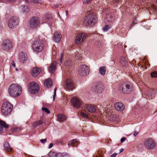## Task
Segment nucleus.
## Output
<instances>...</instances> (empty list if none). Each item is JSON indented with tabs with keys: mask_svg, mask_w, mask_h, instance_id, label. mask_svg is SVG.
I'll use <instances>...</instances> for the list:
<instances>
[{
	"mask_svg": "<svg viewBox=\"0 0 157 157\" xmlns=\"http://www.w3.org/2000/svg\"><path fill=\"white\" fill-rule=\"evenodd\" d=\"M83 22L86 25L90 26H93L96 23V18L93 11H86Z\"/></svg>",
	"mask_w": 157,
	"mask_h": 157,
	"instance_id": "1",
	"label": "nucleus"
},
{
	"mask_svg": "<svg viewBox=\"0 0 157 157\" xmlns=\"http://www.w3.org/2000/svg\"><path fill=\"white\" fill-rule=\"evenodd\" d=\"M22 88L19 85L13 84L10 85L8 88L9 93L13 97L19 96L21 93Z\"/></svg>",
	"mask_w": 157,
	"mask_h": 157,
	"instance_id": "2",
	"label": "nucleus"
},
{
	"mask_svg": "<svg viewBox=\"0 0 157 157\" xmlns=\"http://www.w3.org/2000/svg\"><path fill=\"white\" fill-rule=\"evenodd\" d=\"M13 108V105L8 101L5 102L2 106V112L5 115H7L10 113Z\"/></svg>",
	"mask_w": 157,
	"mask_h": 157,
	"instance_id": "3",
	"label": "nucleus"
},
{
	"mask_svg": "<svg viewBox=\"0 0 157 157\" xmlns=\"http://www.w3.org/2000/svg\"><path fill=\"white\" fill-rule=\"evenodd\" d=\"M32 47L34 52H39L43 50L44 44L40 40L38 39L34 41L32 44Z\"/></svg>",
	"mask_w": 157,
	"mask_h": 157,
	"instance_id": "4",
	"label": "nucleus"
},
{
	"mask_svg": "<svg viewBox=\"0 0 157 157\" xmlns=\"http://www.w3.org/2000/svg\"><path fill=\"white\" fill-rule=\"evenodd\" d=\"M132 85L130 83L124 82L121 84L119 89L124 94L129 93L132 90Z\"/></svg>",
	"mask_w": 157,
	"mask_h": 157,
	"instance_id": "5",
	"label": "nucleus"
},
{
	"mask_svg": "<svg viewBox=\"0 0 157 157\" xmlns=\"http://www.w3.org/2000/svg\"><path fill=\"white\" fill-rule=\"evenodd\" d=\"M90 72L89 67L85 65H81L78 69V72L81 76H85L88 75Z\"/></svg>",
	"mask_w": 157,
	"mask_h": 157,
	"instance_id": "6",
	"label": "nucleus"
},
{
	"mask_svg": "<svg viewBox=\"0 0 157 157\" xmlns=\"http://www.w3.org/2000/svg\"><path fill=\"white\" fill-rule=\"evenodd\" d=\"M30 92L33 94H36L39 89V87L37 83L34 82H32L29 85Z\"/></svg>",
	"mask_w": 157,
	"mask_h": 157,
	"instance_id": "7",
	"label": "nucleus"
},
{
	"mask_svg": "<svg viewBox=\"0 0 157 157\" xmlns=\"http://www.w3.org/2000/svg\"><path fill=\"white\" fill-rule=\"evenodd\" d=\"M71 103L73 106L76 108H78L82 106L83 102L82 100L77 97H73L71 100Z\"/></svg>",
	"mask_w": 157,
	"mask_h": 157,
	"instance_id": "8",
	"label": "nucleus"
},
{
	"mask_svg": "<svg viewBox=\"0 0 157 157\" xmlns=\"http://www.w3.org/2000/svg\"><path fill=\"white\" fill-rule=\"evenodd\" d=\"M18 24L17 18L16 17H12L9 21L8 26L11 29L15 28Z\"/></svg>",
	"mask_w": 157,
	"mask_h": 157,
	"instance_id": "9",
	"label": "nucleus"
},
{
	"mask_svg": "<svg viewBox=\"0 0 157 157\" xmlns=\"http://www.w3.org/2000/svg\"><path fill=\"white\" fill-rule=\"evenodd\" d=\"M145 147L148 149L151 150L153 149L155 147V143L154 140L151 139H148L144 142Z\"/></svg>",
	"mask_w": 157,
	"mask_h": 157,
	"instance_id": "10",
	"label": "nucleus"
},
{
	"mask_svg": "<svg viewBox=\"0 0 157 157\" xmlns=\"http://www.w3.org/2000/svg\"><path fill=\"white\" fill-rule=\"evenodd\" d=\"M40 22L39 19L38 17H33L29 21L30 27L32 28H35L39 24Z\"/></svg>",
	"mask_w": 157,
	"mask_h": 157,
	"instance_id": "11",
	"label": "nucleus"
},
{
	"mask_svg": "<svg viewBox=\"0 0 157 157\" xmlns=\"http://www.w3.org/2000/svg\"><path fill=\"white\" fill-rule=\"evenodd\" d=\"M87 36L85 33H79L77 35L76 39V43L77 44H80L84 40Z\"/></svg>",
	"mask_w": 157,
	"mask_h": 157,
	"instance_id": "12",
	"label": "nucleus"
},
{
	"mask_svg": "<svg viewBox=\"0 0 157 157\" xmlns=\"http://www.w3.org/2000/svg\"><path fill=\"white\" fill-rule=\"evenodd\" d=\"M65 84L66 85V87L68 89L72 90L75 88V85L73 82L72 80L70 79H67L65 82Z\"/></svg>",
	"mask_w": 157,
	"mask_h": 157,
	"instance_id": "13",
	"label": "nucleus"
},
{
	"mask_svg": "<svg viewBox=\"0 0 157 157\" xmlns=\"http://www.w3.org/2000/svg\"><path fill=\"white\" fill-rule=\"evenodd\" d=\"M85 107L88 112L91 113L95 112L97 109V107L95 105L91 104H86Z\"/></svg>",
	"mask_w": 157,
	"mask_h": 157,
	"instance_id": "14",
	"label": "nucleus"
},
{
	"mask_svg": "<svg viewBox=\"0 0 157 157\" xmlns=\"http://www.w3.org/2000/svg\"><path fill=\"white\" fill-rule=\"evenodd\" d=\"M2 46L3 48L6 50H8L11 48L12 45L11 42L8 40L3 41Z\"/></svg>",
	"mask_w": 157,
	"mask_h": 157,
	"instance_id": "15",
	"label": "nucleus"
},
{
	"mask_svg": "<svg viewBox=\"0 0 157 157\" xmlns=\"http://www.w3.org/2000/svg\"><path fill=\"white\" fill-rule=\"evenodd\" d=\"M114 107L115 109L118 111H122L125 108L124 105L121 102H118L115 104Z\"/></svg>",
	"mask_w": 157,
	"mask_h": 157,
	"instance_id": "16",
	"label": "nucleus"
},
{
	"mask_svg": "<svg viewBox=\"0 0 157 157\" xmlns=\"http://www.w3.org/2000/svg\"><path fill=\"white\" fill-rule=\"evenodd\" d=\"M19 59L21 62L25 63L27 59V55L23 52L20 53L19 54Z\"/></svg>",
	"mask_w": 157,
	"mask_h": 157,
	"instance_id": "17",
	"label": "nucleus"
},
{
	"mask_svg": "<svg viewBox=\"0 0 157 157\" xmlns=\"http://www.w3.org/2000/svg\"><path fill=\"white\" fill-rule=\"evenodd\" d=\"M61 38V35L59 32H56L54 34L53 39L54 41L57 43L59 42Z\"/></svg>",
	"mask_w": 157,
	"mask_h": 157,
	"instance_id": "18",
	"label": "nucleus"
},
{
	"mask_svg": "<svg viewBox=\"0 0 157 157\" xmlns=\"http://www.w3.org/2000/svg\"><path fill=\"white\" fill-rule=\"evenodd\" d=\"M41 70L39 68H33L31 71V74L33 76H37L41 72Z\"/></svg>",
	"mask_w": 157,
	"mask_h": 157,
	"instance_id": "19",
	"label": "nucleus"
},
{
	"mask_svg": "<svg viewBox=\"0 0 157 157\" xmlns=\"http://www.w3.org/2000/svg\"><path fill=\"white\" fill-rule=\"evenodd\" d=\"M120 63L123 67L126 68L128 65L126 58L125 57H122L120 59Z\"/></svg>",
	"mask_w": 157,
	"mask_h": 157,
	"instance_id": "20",
	"label": "nucleus"
},
{
	"mask_svg": "<svg viewBox=\"0 0 157 157\" xmlns=\"http://www.w3.org/2000/svg\"><path fill=\"white\" fill-rule=\"evenodd\" d=\"M114 19V18L112 14L109 13L106 15L105 18V21L110 23L112 22Z\"/></svg>",
	"mask_w": 157,
	"mask_h": 157,
	"instance_id": "21",
	"label": "nucleus"
},
{
	"mask_svg": "<svg viewBox=\"0 0 157 157\" xmlns=\"http://www.w3.org/2000/svg\"><path fill=\"white\" fill-rule=\"evenodd\" d=\"M56 62H53L49 67L48 71L51 73H53L56 70Z\"/></svg>",
	"mask_w": 157,
	"mask_h": 157,
	"instance_id": "22",
	"label": "nucleus"
},
{
	"mask_svg": "<svg viewBox=\"0 0 157 157\" xmlns=\"http://www.w3.org/2000/svg\"><path fill=\"white\" fill-rule=\"evenodd\" d=\"M103 89V86L102 84L99 83L94 87V89L96 92H100Z\"/></svg>",
	"mask_w": 157,
	"mask_h": 157,
	"instance_id": "23",
	"label": "nucleus"
},
{
	"mask_svg": "<svg viewBox=\"0 0 157 157\" xmlns=\"http://www.w3.org/2000/svg\"><path fill=\"white\" fill-rule=\"evenodd\" d=\"M52 81L50 78L46 80L44 82V85L48 88H51L52 86Z\"/></svg>",
	"mask_w": 157,
	"mask_h": 157,
	"instance_id": "24",
	"label": "nucleus"
},
{
	"mask_svg": "<svg viewBox=\"0 0 157 157\" xmlns=\"http://www.w3.org/2000/svg\"><path fill=\"white\" fill-rule=\"evenodd\" d=\"M5 150L8 152H10L11 151V148L9 143L7 142H5L4 144Z\"/></svg>",
	"mask_w": 157,
	"mask_h": 157,
	"instance_id": "25",
	"label": "nucleus"
},
{
	"mask_svg": "<svg viewBox=\"0 0 157 157\" xmlns=\"http://www.w3.org/2000/svg\"><path fill=\"white\" fill-rule=\"evenodd\" d=\"M59 122L64 121L66 119V116L62 114H59L57 116Z\"/></svg>",
	"mask_w": 157,
	"mask_h": 157,
	"instance_id": "26",
	"label": "nucleus"
},
{
	"mask_svg": "<svg viewBox=\"0 0 157 157\" xmlns=\"http://www.w3.org/2000/svg\"><path fill=\"white\" fill-rule=\"evenodd\" d=\"M106 71V67L105 66L101 67L99 68V73L102 75H104Z\"/></svg>",
	"mask_w": 157,
	"mask_h": 157,
	"instance_id": "27",
	"label": "nucleus"
},
{
	"mask_svg": "<svg viewBox=\"0 0 157 157\" xmlns=\"http://www.w3.org/2000/svg\"><path fill=\"white\" fill-rule=\"evenodd\" d=\"M0 125L3 127V128L6 129L9 127L8 125L4 121L1 120H0Z\"/></svg>",
	"mask_w": 157,
	"mask_h": 157,
	"instance_id": "28",
	"label": "nucleus"
},
{
	"mask_svg": "<svg viewBox=\"0 0 157 157\" xmlns=\"http://www.w3.org/2000/svg\"><path fill=\"white\" fill-rule=\"evenodd\" d=\"M78 142V140L77 139H73L69 141L68 143V145L69 146H74L75 145V143L77 142Z\"/></svg>",
	"mask_w": 157,
	"mask_h": 157,
	"instance_id": "29",
	"label": "nucleus"
},
{
	"mask_svg": "<svg viewBox=\"0 0 157 157\" xmlns=\"http://www.w3.org/2000/svg\"><path fill=\"white\" fill-rule=\"evenodd\" d=\"M71 61L70 60H67L66 62L65 63V66L66 67L67 69H69L70 68L71 65Z\"/></svg>",
	"mask_w": 157,
	"mask_h": 157,
	"instance_id": "30",
	"label": "nucleus"
},
{
	"mask_svg": "<svg viewBox=\"0 0 157 157\" xmlns=\"http://www.w3.org/2000/svg\"><path fill=\"white\" fill-rule=\"evenodd\" d=\"M43 123V122L42 121L40 120L34 123L33 125L34 127H36L37 125L41 124Z\"/></svg>",
	"mask_w": 157,
	"mask_h": 157,
	"instance_id": "31",
	"label": "nucleus"
},
{
	"mask_svg": "<svg viewBox=\"0 0 157 157\" xmlns=\"http://www.w3.org/2000/svg\"><path fill=\"white\" fill-rule=\"evenodd\" d=\"M21 7L24 12H26L28 11V8L27 7L25 6H22Z\"/></svg>",
	"mask_w": 157,
	"mask_h": 157,
	"instance_id": "32",
	"label": "nucleus"
},
{
	"mask_svg": "<svg viewBox=\"0 0 157 157\" xmlns=\"http://www.w3.org/2000/svg\"><path fill=\"white\" fill-rule=\"evenodd\" d=\"M95 44L98 48H100L102 45V43L100 41H97L95 42Z\"/></svg>",
	"mask_w": 157,
	"mask_h": 157,
	"instance_id": "33",
	"label": "nucleus"
},
{
	"mask_svg": "<svg viewBox=\"0 0 157 157\" xmlns=\"http://www.w3.org/2000/svg\"><path fill=\"white\" fill-rule=\"evenodd\" d=\"M151 76L152 78L157 77V72L154 71L151 73Z\"/></svg>",
	"mask_w": 157,
	"mask_h": 157,
	"instance_id": "34",
	"label": "nucleus"
},
{
	"mask_svg": "<svg viewBox=\"0 0 157 157\" xmlns=\"http://www.w3.org/2000/svg\"><path fill=\"white\" fill-rule=\"evenodd\" d=\"M49 155L50 157H56V153L51 151L49 152Z\"/></svg>",
	"mask_w": 157,
	"mask_h": 157,
	"instance_id": "35",
	"label": "nucleus"
},
{
	"mask_svg": "<svg viewBox=\"0 0 157 157\" xmlns=\"http://www.w3.org/2000/svg\"><path fill=\"white\" fill-rule=\"evenodd\" d=\"M80 114L81 116L82 117H86L87 118L88 117V116L87 115V114L82 112H81L80 113Z\"/></svg>",
	"mask_w": 157,
	"mask_h": 157,
	"instance_id": "36",
	"label": "nucleus"
},
{
	"mask_svg": "<svg viewBox=\"0 0 157 157\" xmlns=\"http://www.w3.org/2000/svg\"><path fill=\"white\" fill-rule=\"evenodd\" d=\"M110 27L109 26L106 25L103 28V30L104 31H107L109 29H110Z\"/></svg>",
	"mask_w": 157,
	"mask_h": 157,
	"instance_id": "37",
	"label": "nucleus"
},
{
	"mask_svg": "<svg viewBox=\"0 0 157 157\" xmlns=\"http://www.w3.org/2000/svg\"><path fill=\"white\" fill-rule=\"evenodd\" d=\"M26 2H28V0H24ZM32 2L34 3H40L41 2V0H31Z\"/></svg>",
	"mask_w": 157,
	"mask_h": 157,
	"instance_id": "38",
	"label": "nucleus"
},
{
	"mask_svg": "<svg viewBox=\"0 0 157 157\" xmlns=\"http://www.w3.org/2000/svg\"><path fill=\"white\" fill-rule=\"evenodd\" d=\"M75 57L76 59L80 60L82 59V56L81 55L78 54H76L75 55Z\"/></svg>",
	"mask_w": 157,
	"mask_h": 157,
	"instance_id": "39",
	"label": "nucleus"
},
{
	"mask_svg": "<svg viewBox=\"0 0 157 157\" xmlns=\"http://www.w3.org/2000/svg\"><path fill=\"white\" fill-rule=\"evenodd\" d=\"M42 110L44 111L46 113L48 114L50 113V111L48 110V109L45 107H43L42 108Z\"/></svg>",
	"mask_w": 157,
	"mask_h": 157,
	"instance_id": "40",
	"label": "nucleus"
},
{
	"mask_svg": "<svg viewBox=\"0 0 157 157\" xmlns=\"http://www.w3.org/2000/svg\"><path fill=\"white\" fill-rule=\"evenodd\" d=\"M91 0H84L83 3L84 5H87L89 4Z\"/></svg>",
	"mask_w": 157,
	"mask_h": 157,
	"instance_id": "41",
	"label": "nucleus"
},
{
	"mask_svg": "<svg viewBox=\"0 0 157 157\" xmlns=\"http://www.w3.org/2000/svg\"><path fill=\"white\" fill-rule=\"evenodd\" d=\"M45 17L48 20H49L52 18V16L51 14H47L45 15Z\"/></svg>",
	"mask_w": 157,
	"mask_h": 157,
	"instance_id": "42",
	"label": "nucleus"
},
{
	"mask_svg": "<svg viewBox=\"0 0 157 157\" xmlns=\"http://www.w3.org/2000/svg\"><path fill=\"white\" fill-rule=\"evenodd\" d=\"M56 88H55L54 89V95L53 96V101L55 99V97L56 96Z\"/></svg>",
	"mask_w": 157,
	"mask_h": 157,
	"instance_id": "43",
	"label": "nucleus"
},
{
	"mask_svg": "<svg viewBox=\"0 0 157 157\" xmlns=\"http://www.w3.org/2000/svg\"><path fill=\"white\" fill-rule=\"evenodd\" d=\"M137 21H136V20L134 21H133L132 23V24L130 26L131 27H132V26L134 25L135 24H136L137 23Z\"/></svg>",
	"mask_w": 157,
	"mask_h": 157,
	"instance_id": "44",
	"label": "nucleus"
},
{
	"mask_svg": "<svg viewBox=\"0 0 157 157\" xmlns=\"http://www.w3.org/2000/svg\"><path fill=\"white\" fill-rule=\"evenodd\" d=\"M47 139H42L40 140V142L42 143H45L46 142Z\"/></svg>",
	"mask_w": 157,
	"mask_h": 157,
	"instance_id": "45",
	"label": "nucleus"
},
{
	"mask_svg": "<svg viewBox=\"0 0 157 157\" xmlns=\"http://www.w3.org/2000/svg\"><path fill=\"white\" fill-rule=\"evenodd\" d=\"M126 139V138L125 137H123V138H121V143H123Z\"/></svg>",
	"mask_w": 157,
	"mask_h": 157,
	"instance_id": "46",
	"label": "nucleus"
},
{
	"mask_svg": "<svg viewBox=\"0 0 157 157\" xmlns=\"http://www.w3.org/2000/svg\"><path fill=\"white\" fill-rule=\"evenodd\" d=\"M11 64L14 67H15V64L13 61H12L11 62Z\"/></svg>",
	"mask_w": 157,
	"mask_h": 157,
	"instance_id": "47",
	"label": "nucleus"
},
{
	"mask_svg": "<svg viewBox=\"0 0 157 157\" xmlns=\"http://www.w3.org/2000/svg\"><path fill=\"white\" fill-rule=\"evenodd\" d=\"M63 58V56L62 53L60 54V62H62V59Z\"/></svg>",
	"mask_w": 157,
	"mask_h": 157,
	"instance_id": "48",
	"label": "nucleus"
},
{
	"mask_svg": "<svg viewBox=\"0 0 157 157\" xmlns=\"http://www.w3.org/2000/svg\"><path fill=\"white\" fill-rule=\"evenodd\" d=\"M121 0H113L114 2L118 3L121 2Z\"/></svg>",
	"mask_w": 157,
	"mask_h": 157,
	"instance_id": "49",
	"label": "nucleus"
},
{
	"mask_svg": "<svg viewBox=\"0 0 157 157\" xmlns=\"http://www.w3.org/2000/svg\"><path fill=\"white\" fill-rule=\"evenodd\" d=\"M61 154L60 153H56V157H61Z\"/></svg>",
	"mask_w": 157,
	"mask_h": 157,
	"instance_id": "50",
	"label": "nucleus"
},
{
	"mask_svg": "<svg viewBox=\"0 0 157 157\" xmlns=\"http://www.w3.org/2000/svg\"><path fill=\"white\" fill-rule=\"evenodd\" d=\"M117 155V154L116 153H114L112 154L111 155V157H115Z\"/></svg>",
	"mask_w": 157,
	"mask_h": 157,
	"instance_id": "51",
	"label": "nucleus"
},
{
	"mask_svg": "<svg viewBox=\"0 0 157 157\" xmlns=\"http://www.w3.org/2000/svg\"><path fill=\"white\" fill-rule=\"evenodd\" d=\"M43 157H50V156L49 155V152L47 154H46L45 155H44Z\"/></svg>",
	"mask_w": 157,
	"mask_h": 157,
	"instance_id": "52",
	"label": "nucleus"
},
{
	"mask_svg": "<svg viewBox=\"0 0 157 157\" xmlns=\"http://www.w3.org/2000/svg\"><path fill=\"white\" fill-rule=\"evenodd\" d=\"M53 146V144L52 143H51L50 144H49V147H48V148H50L52 147Z\"/></svg>",
	"mask_w": 157,
	"mask_h": 157,
	"instance_id": "53",
	"label": "nucleus"
},
{
	"mask_svg": "<svg viewBox=\"0 0 157 157\" xmlns=\"http://www.w3.org/2000/svg\"><path fill=\"white\" fill-rule=\"evenodd\" d=\"M15 0H6V1L8 2H12L15 1Z\"/></svg>",
	"mask_w": 157,
	"mask_h": 157,
	"instance_id": "54",
	"label": "nucleus"
},
{
	"mask_svg": "<svg viewBox=\"0 0 157 157\" xmlns=\"http://www.w3.org/2000/svg\"><path fill=\"white\" fill-rule=\"evenodd\" d=\"M138 134V132L136 131H135L134 133V135L135 136H136Z\"/></svg>",
	"mask_w": 157,
	"mask_h": 157,
	"instance_id": "55",
	"label": "nucleus"
},
{
	"mask_svg": "<svg viewBox=\"0 0 157 157\" xmlns=\"http://www.w3.org/2000/svg\"><path fill=\"white\" fill-rule=\"evenodd\" d=\"M3 131V127L0 125V132Z\"/></svg>",
	"mask_w": 157,
	"mask_h": 157,
	"instance_id": "56",
	"label": "nucleus"
},
{
	"mask_svg": "<svg viewBox=\"0 0 157 157\" xmlns=\"http://www.w3.org/2000/svg\"><path fill=\"white\" fill-rule=\"evenodd\" d=\"M123 148H121L120 150H119V151H120V153H121V152H122L123 151Z\"/></svg>",
	"mask_w": 157,
	"mask_h": 157,
	"instance_id": "57",
	"label": "nucleus"
},
{
	"mask_svg": "<svg viewBox=\"0 0 157 157\" xmlns=\"http://www.w3.org/2000/svg\"><path fill=\"white\" fill-rule=\"evenodd\" d=\"M54 6L56 8H57L59 6V5H58V4H55V5H54Z\"/></svg>",
	"mask_w": 157,
	"mask_h": 157,
	"instance_id": "58",
	"label": "nucleus"
},
{
	"mask_svg": "<svg viewBox=\"0 0 157 157\" xmlns=\"http://www.w3.org/2000/svg\"><path fill=\"white\" fill-rule=\"evenodd\" d=\"M66 15L67 16L68 14V11L67 10H66Z\"/></svg>",
	"mask_w": 157,
	"mask_h": 157,
	"instance_id": "59",
	"label": "nucleus"
},
{
	"mask_svg": "<svg viewBox=\"0 0 157 157\" xmlns=\"http://www.w3.org/2000/svg\"><path fill=\"white\" fill-rule=\"evenodd\" d=\"M62 142H63V141H60L59 142V143H61Z\"/></svg>",
	"mask_w": 157,
	"mask_h": 157,
	"instance_id": "60",
	"label": "nucleus"
},
{
	"mask_svg": "<svg viewBox=\"0 0 157 157\" xmlns=\"http://www.w3.org/2000/svg\"><path fill=\"white\" fill-rule=\"evenodd\" d=\"M107 105H108V104L106 105V106H107Z\"/></svg>",
	"mask_w": 157,
	"mask_h": 157,
	"instance_id": "61",
	"label": "nucleus"
}]
</instances>
